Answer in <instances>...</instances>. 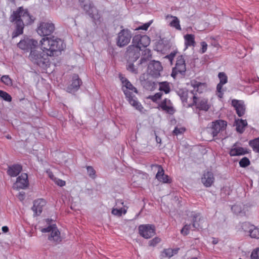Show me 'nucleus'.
Segmentation results:
<instances>
[{
	"label": "nucleus",
	"mask_w": 259,
	"mask_h": 259,
	"mask_svg": "<svg viewBox=\"0 0 259 259\" xmlns=\"http://www.w3.org/2000/svg\"><path fill=\"white\" fill-rule=\"evenodd\" d=\"M39 45L41 50L49 58L58 56L66 47V45L61 39L54 36L44 37L39 41Z\"/></svg>",
	"instance_id": "f257e3e1"
},
{
	"label": "nucleus",
	"mask_w": 259,
	"mask_h": 259,
	"mask_svg": "<svg viewBox=\"0 0 259 259\" xmlns=\"http://www.w3.org/2000/svg\"><path fill=\"white\" fill-rule=\"evenodd\" d=\"M29 59L33 63L41 67L47 66L50 62L49 58L44 52H40L35 49L30 51Z\"/></svg>",
	"instance_id": "f03ea898"
},
{
	"label": "nucleus",
	"mask_w": 259,
	"mask_h": 259,
	"mask_svg": "<svg viewBox=\"0 0 259 259\" xmlns=\"http://www.w3.org/2000/svg\"><path fill=\"white\" fill-rule=\"evenodd\" d=\"M12 20L21 21L23 24L28 25L33 22L32 17L30 15L26 10H24L20 7L16 11L14 12L12 15Z\"/></svg>",
	"instance_id": "7ed1b4c3"
},
{
	"label": "nucleus",
	"mask_w": 259,
	"mask_h": 259,
	"mask_svg": "<svg viewBox=\"0 0 259 259\" xmlns=\"http://www.w3.org/2000/svg\"><path fill=\"white\" fill-rule=\"evenodd\" d=\"M186 71V65L184 57L180 55L177 58L175 66L172 68L171 76L176 78L178 76L185 75Z\"/></svg>",
	"instance_id": "20e7f679"
},
{
	"label": "nucleus",
	"mask_w": 259,
	"mask_h": 259,
	"mask_svg": "<svg viewBox=\"0 0 259 259\" xmlns=\"http://www.w3.org/2000/svg\"><path fill=\"white\" fill-rule=\"evenodd\" d=\"M55 30V25L51 21L41 22L38 24L36 31L38 34L44 37H48Z\"/></svg>",
	"instance_id": "39448f33"
},
{
	"label": "nucleus",
	"mask_w": 259,
	"mask_h": 259,
	"mask_svg": "<svg viewBox=\"0 0 259 259\" xmlns=\"http://www.w3.org/2000/svg\"><path fill=\"white\" fill-rule=\"evenodd\" d=\"M40 231L42 233L51 232L48 239L56 244L60 242L62 240L60 232L55 224L50 225L47 228H41Z\"/></svg>",
	"instance_id": "423d86ee"
},
{
	"label": "nucleus",
	"mask_w": 259,
	"mask_h": 259,
	"mask_svg": "<svg viewBox=\"0 0 259 259\" xmlns=\"http://www.w3.org/2000/svg\"><path fill=\"white\" fill-rule=\"evenodd\" d=\"M132 38V32L128 29H123L118 33L116 44L119 47L127 45Z\"/></svg>",
	"instance_id": "0eeeda50"
},
{
	"label": "nucleus",
	"mask_w": 259,
	"mask_h": 259,
	"mask_svg": "<svg viewBox=\"0 0 259 259\" xmlns=\"http://www.w3.org/2000/svg\"><path fill=\"white\" fill-rule=\"evenodd\" d=\"M37 46L38 42L37 40L28 37H25L17 44L19 48L26 52L31 51L32 50L36 49Z\"/></svg>",
	"instance_id": "6e6552de"
},
{
	"label": "nucleus",
	"mask_w": 259,
	"mask_h": 259,
	"mask_svg": "<svg viewBox=\"0 0 259 259\" xmlns=\"http://www.w3.org/2000/svg\"><path fill=\"white\" fill-rule=\"evenodd\" d=\"M150 39L146 35L136 34L132 39L133 45L138 47L140 49L141 48H146L150 45Z\"/></svg>",
	"instance_id": "1a4fd4ad"
},
{
	"label": "nucleus",
	"mask_w": 259,
	"mask_h": 259,
	"mask_svg": "<svg viewBox=\"0 0 259 259\" xmlns=\"http://www.w3.org/2000/svg\"><path fill=\"white\" fill-rule=\"evenodd\" d=\"M138 229L140 235L146 239H149L155 234V227L152 225H141Z\"/></svg>",
	"instance_id": "9d476101"
},
{
	"label": "nucleus",
	"mask_w": 259,
	"mask_h": 259,
	"mask_svg": "<svg viewBox=\"0 0 259 259\" xmlns=\"http://www.w3.org/2000/svg\"><path fill=\"white\" fill-rule=\"evenodd\" d=\"M141 49L134 45H130L126 49V56L132 62H135L140 56Z\"/></svg>",
	"instance_id": "9b49d317"
},
{
	"label": "nucleus",
	"mask_w": 259,
	"mask_h": 259,
	"mask_svg": "<svg viewBox=\"0 0 259 259\" xmlns=\"http://www.w3.org/2000/svg\"><path fill=\"white\" fill-rule=\"evenodd\" d=\"M28 186L29 181L27 174L23 173L17 178L16 182L14 184L13 188L17 190L24 189L27 188Z\"/></svg>",
	"instance_id": "f8f14e48"
},
{
	"label": "nucleus",
	"mask_w": 259,
	"mask_h": 259,
	"mask_svg": "<svg viewBox=\"0 0 259 259\" xmlns=\"http://www.w3.org/2000/svg\"><path fill=\"white\" fill-rule=\"evenodd\" d=\"M124 94L127 98V100L129 102L130 104L135 107L137 110L140 112H143V107L142 105L138 101L137 98L132 94L128 91H124Z\"/></svg>",
	"instance_id": "ddd939ff"
},
{
	"label": "nucleus",
	"mask_w": 259,
	"mask_h": 259,
	"mask_svg": "<svg viewBox=\"0 0 259 259\" xmlns=\"http://www.w3.org/2000/svg\"><path fill=\"white\" fill-rule=\"evenodd\" d=\"M152 168L155 167L157 169V173L156 175V178L160 182L163 183H170V180L167 175L164 174V171L162 167L158 164L151 165Z\"/></svg>",
	"instance_id": "4468645a"
},
{
	"label": "nucleus",
	"mask_w": 259,
	"mask_h": 259,
	"mask_svg": "<svg viewBox=\"0 0 259 259\" xmlns=\"http://www.w3.org/2000/svg\"><path fill=\"white\" fill-rule=\"evenodd\" d=\"M191 85L193 88L191 93L196 96L197 93L201 94L207 90V85L205 83H202L195 80L191 81Z\"/></svg>",
	"instance_id": "2eb2a0df"
},
{
	"label": "nucleus",
	"mask_w": 259,
	"mask_h": 259,
	"mask_svg": "<svg viewBox=\"0 0 259 259\" xmlns=\"http://www.w3.org/2000/svg\"><path fill=\"white\" fill-rule=\"evenodd\" d=\"M227 123V122L223 120H218L212 122L211 130L213 137L216 136L219 133L224 131L226 129Z\"/></svg>",
	"instance_id": "dca6fc26"
},
{
	"label": "nucleus",
	"mask_w": 259,
	"mask_h": 259,
	"mask_svg": "<svg viewBox=\"0 0 259 259\" xmlns=\"http://www.w3.org/2000/svg\"><path fill=\"white\" fill-rule=\"evenodd\" d=\"M242 229L245 232H248L250 237L252 238H259V230L254 226L248 223H244L242 224Z\"/></svg>",
	"instance_id": "f3484780"
},
{
	"label": "nucleus",
	"mask_w": 259,
	"mask_h": 259,
	"mask_svg": "<svg viewBox=\"0 0 259 259\" xmlns=\"http://www.w3.org/2000/svg\"><path fill=\"white\" fill-rule=\"evenodd\" d=\"M232 105L235 109L236 113L239 117H241L245 114V107L243 101L233 99L232 101Z\"/></svg>",
	"instance_id": "a211bd4d"
},
{
	"label": "nucleus",
	"mask_w": 259,
	"mask_h": 259,
	"mask_svg": "<svg viewBox=\"0 0 259 259\" xmlns=\"http://www.w3.org/2000/svg\"><path fill=\"white\" fill-rule=\"evenodd\" d=\"M124 202L122 200H117L116 201V205L119 208H113L112 213L116 216L120 217L122 214H125L127 212V207L124 206Z\"/></svg>",
	"instance_id": "6ab92c4d"
},
{
	"label": "nucleus",
	"mask_w": 259,
	"mask_h": 259,
	"mask_svg": "<svg viewBox=\"0 0 259 259\" xmlns=\"http://www.w3.org/2000/svg\"><path fill=\"white\" fill-rule=\"evenodd\" d=\"M159 106L163 111L169 114L172 115L175 112V109L170 100L164 99L159 104Z\"/></svg>",
	"instance_id": "aec40b11"
},
{
	"label": "nucleus",
	"mask_w": 259,
	"mask_h": 259,
	"mask_svg": "<svg viewBox=\"0 0 259 259\" xmlns=\"http://www.w3.org/2000/svg\"><path fill=\"white\" fill-rule=\"evenodd\" d=\"M46 204V201L43 199H38L33 202L32 209L35 215H39L41 213L43 207Z\"/></svg>",
	"instance_id": "412c9836"
},
{
	"label": "nucleus",
	"mask_w": 259,
	"mask_h": 259,
	"mask_svg": "<svg viewBox=\"0 0 259 259\" xmlns=\"http://www.w3.org/2000/svg\"><path fill=\"white\" fill-rule=\"evenodd\" d=\"M193 103L200 110L206 111L209 109L207 101L204 99L200 100V98L197 97L195 95H193Z\"/></svg>",
	"instance_id": "4be33fe9"
},
{
	"label": "nucleus",
	"mask_w": 259,
	"mask_h": 259,
	"mask_svg": "<svg viewBox=\"0 0 259 259\" xmlns=\"http://www.w3.org/2000/svg\"><path fill=\"white\" fill-rule=\"evenodd\" d=\"M192 222L193 223L191 226L193 230H199L203 227V224L204 223V221L201 218L199 214L195 213L193 215Z\"/></svg>",
	"instance_id": "5701e85b"
},
{
	"label": "nucleus",
	"mask_w": 259,
	"mask_h": 259,
	"mask_svg": "<svg viewBox=\"0 0 259 259\" xmlns=\"http://www.w3.org/2000/svg\"><path fill=\"white\" fill-rule=\"evenodd\" d=\"M83 9L86 11L87 13L93 19L96 20L98 18V11L92 3L89 5H84Z\"/></svg>",
	"instance_id": "b1692460"
},
{
	"label": "nucleus",
	"mask_w": 259,
	"mask_h": 259,
	"mask_svg": "<svg viewBox=\"0 0 259 259\" xmlns=\"http://www.w3.org/2000/svg\"><path fill=\"white\" fill-rule=\"evenodd\" d=\"M248 153V151L247 149L237 147L236 144H235L231 149L229 154L231 156H235L244 155Z\"/></svg>",
	"instance_id": "393cba45"
},
{
	"label": "nucleus",
	"mask_w": 259,
	"mask_h": 259,
	"mask_svg": "<svg viewBox=\"0 0 259 259\" xmlns=\"http://www.w3.org/2000/svg\"><path fill=\"white\" fill-rule=\"evenodd\" d=\"M179 248H177L175 249L166 248L164 249L160 253V258L164 259L166 258H169L172 257L174 254H176L179 251Z\"/></svg>",
	"instance_id": "a878e982"
},
{
	"label": "nucleus",
	"mask_w": 259,
	"mask_h": 259,
	"mask_svg": "<svg viewBox=\"0 0 259 259\" xmlns=\"http://www.w3.org/2000/svg\"><path fill=\"white\" fill-rule=\"evenodd\" d=\"M81 83V80L79 78L77 75H73L72 83L71 85L68 87V92L71 93L74 91L77 90Z\"/></svg>",
	"instance_id": "bb28decb"
},
{
	"label": "nucleus",
	"mask_w": 259,
	"mask_h": 259,
	"mask_svg": "<svg viewBox=\"0 0 259 259\" xmlns=\"http://www.w3.org/2000/svg\"><path fill=\"white\" fill-rule=\"evenodd\" d=\"M22 169V166L20 164H14L8 167L7 174L11 177L18 176Z\"/></svg>",
	"instance_id": "cd10ccee"
},
{
	"label": "nucleus",
	"mask_w": 259,
	"mask_h": 259,
	"mask_svg": "<svg viewBox=\"0 0 259 259\" xmlns=\"http://www.w3.org/2000/svg\"><path fill=\"white\" fill-rule=\"evenodd\" d=\"M123 83V91L124 93V91H128L130 93H137V90L133 84L125 77H122L120 78Z\"/></svg>",
	"instance_id": "c85d7f7f"
},
{
	"label": "nucleus",
	"mask_w": 259,
	"mask_h": 259,
	"mask_svg": "<svg viewBox=\"0 0 259 259\" xmlns=\"http://www.w3.org/2000/svg\"><path fill=\"white\" fill-rule=\"evenodd\" d=\"M185 40V46L186 48L191 47H195L196 42L195 41V36L192 34H187L184 36Z\"/></svg>",
	"instance_id": "c756f323"
},
{
	"label": "nucleus",
	"mask_w": 259,
	"mask_h": 259,
	"mask_svg": "<svg viewBox=\"0 0 259 259\" xmlns=\"http://www.w3.org/2000/svg\"><path fill=\"white\" fill-rule=\"evenodd\" d=\"M16 21V28L12 33V37H16L23 32L24 24L21 21Z\"/></svg>",
	"instance_id": "7c9ffc66"
},
{
	"label": "nucleus",
	"mask_w": 259,
	"mask_h": 259,
	"mask_svg": "<svg viewBox=\"0 0 259 259\" xmlns=\"http://www.w3.org/2000/svg\"><path fill=\"white\" fill-rule=\"evenodd\" d=\"M236 123V129L237 132L241 134L244 131L245 127L247 125V122L246 120H243L242 119H238L236 120L235 121Z\"/></svg>",
	"instance_id": "2f4dec72"
},
{
	"label": "nucleus",
	"mask_w": 259,
	"mask_h": 259,
	"mask_svg": "<svg viewBox=\"0 0 259 259\" xmlns=\"http://www.w3.org/2000/svg\"><path fill=\"white\" fill-rule=\"evenodd\" d=\"M169 17L173 19V20L170 22L169 25L171 27L175 28L177 30H181V25L180 24V21L178 19V18L176 16H173L172 15H168L166 16V18H168Z\"/></svg>",
	"instance_id": "473e14b6"
},
{
	"label": "nucleus",
	"mask_w": 259,
	"mask_h": 259,
	"mask_svg": "<svg viewBox=\"0 0 259 259\" xmlns=\"http://www.w3.org/2000/svg\"><path fill=\"white\" fill-rule=\"evenodd\" d=\"M159 90L163 91L165 94H168L170 92V86L167 82H162L159 84Z\"/></svg>",
	"instance_id": "72a5a7b5"
},
{
	"label": "nucleus",
	"mask_w": 259,
	"mask_h": 259,
	"mask_svg": "<svg viewBox=\"0 0 259 259\" xmlns=\"http://www.w3.org/2000/svg\"><path fill=\"white\" fill-rule=\"evenodd\" d=\"M249 145L252 148L254 151L259 153V138L250 141Z\"/></svg>",
	"instance_id": "f704fd0d"
},
{
	"label": "nucleus",
	"mask_w": 259,
	"mask_h": 259,
	"mask_svg": "<svg viewBox=\"0 0 259 259\" xmlns=\"http://www.w3.org/2000/svg\"><path fill=\"white\" fill-rule=\"evenodd\" d=\"M152 67H153V69H155L153 73V74L154 75L159 74L160 71L162 70V67L160 63L158 61L154 63L152 65Z\"/></svg>",
	"instance_id": "c9c22d12"
},
{
	"label": "nucleus",
	"mask_w": 259,
	"mask_h": 259,
	"mask_svg": "<svg viewBox=\"0 0 259 259\" xmlns=\"http://www.w3.org/2000/svg\"><path fill=\"white\" fill-rule=\"evenodd\" d=\"M201 181L205 186H210V177L208 172L207 175H204V177L202 178Z\"/></svg>",
	"instance_id": "e433bc0d"
},
{
	"label": "nucleus",
	"mask_w": 259,
	"mask_h": 259,
	"mask_svg": "<svg viewBox=\"0 0 259 259\" xmlns=\"http://www.w3.org/2000/svg\"><path fill=\"white\" fill-rule=\"evenodd\" d=\"M0 97L6 101L11 102L12 101L11 96L5 91L0 90Z\"/></svg>",
	"instance_id": "4c0bfd02"
},
{
	"label": "nucleus",
	"mask_w": 259,
	"mask_h": 259,
	"mask_svg": "<svg viewBox=\"0 0 259 259\" xmlns=\"http://www.w3.org/2000/svg\"><path fill=\"white\" fill-rule=\"evenodd\" d=\"M220 79V83L225 84L227 82L228 78L226 74L224 72H220L218 74Z\"/></svg>",
	"instance_id": "58836bf2"
},
{
	"label": "nucleus",
	"mask_w": 259,
	"mask_h": 259,
	"mask_svg": "<svg viewBox=\"0 0 259 259\" xmlns=\"http://www.w3.org/2000/svg\"><path fill=\"white\" fill-rule=\"evenodd\" d=\"M190 230H193L191 225H185L181 231V233L183 235H187L189 233Z\"/></svg>",
	"instance_id": "ea45409f"
},
{
	"label": "nucleus",
	"mask_w": 259,
	"mask_h": 259,
	"mask_svg": "<svg viewBox=\"0 0 259 259\" xmlns=\"http://www.w3.org/2000/svg\"><path fill=\"white\" fill-rule=\"evenodd\" d=\"M1 81L7 85L12 84V81L9 75H3L1 77Z\"/></svg>",
	"instance_id": "a19ab883"
},
{
	"label": "nucleus",
	"mask_w": 259,
	"mask_h": 259,
	"mask_svg": "<svg viewBox=\"0 0 259 259\" xmlns=\"http://www.w3.org/2000/svg\"><path fill=\"white\" fill-rule=\"evenodd\" d=\"M221 47L219 43L215 40L211 39V50H213L214 53L218 52V50L220 49Z\"/></svg>",
	"instance_id": "79ce46f5"
},
{
	"label": "nucleus",
	"mask_w": 259,
	"mask_h": 259,
	"mask_svg": "<svg viewBox=\"0 0 259 259\" xmlns=\"http://www.w3.org/2000/svg\"><path fill=\"white\" fill-rule=\"evenodd\" d=\"M250 164V161L247 157H243L239 161V165L242 167H245Z\"/></svg>",
	"instance_id": "37998d69"
},
{
	"label": "nucleus",
	"mask_w": 259,
	"mask_h": 259,
	"mask_svg": "<svg viewBox=\"0 0 259 259\" xmlns=\"http://www.w3.org/2000/svg\"><path fill=\"white\" fill-rule=\"evenodd\" d=\"M87 171L89 176L95 179L96 177V171L92 166H88L87 167Z\"/></svg>",
	"instance_id": "c03bdc74"
},
{
	"label": "nucleus",
	"mask_w": 259,
	"mask_h": 259,
	"mask_svg": "<svg viewBox=\"0 0 259 259\" xmlns=\"http://www.w3.org/2000/svg\"><path fill=\"white\" fill-rule=\"evenodd\" d=\"M161 241V239L158 237L154 238L149 242V245L150 246H155Z\"/></svg>",
	"instance_id": "a18cd8bd"
},
{
	"label": "nucleus",
	"mask_w": 259,
	"mask_h": 259,
	"mask_svg": "<svg viewBox=\"0 0 259 259\" xmlns=\"http://www.w3.org/2000/svg\"><path fill=\"white\" fill-rule=\"evenodd\" d=\"M223 85V84L219 83L217 87V95L220 98H222L223 96V93L222 92V87Z\"/></svg>",
	"instance_id": "49530a36"
},
{
	"label": "nucleus",
	"mask_w": 259,
	"mask_h": 259,
	"mask_svg": "<svg viewBox=\"0 0 259 259\" xmlns=\"http://www.w3.org/2000/svg\"><path fill=\"white\" fill-rule=\"evenodd\" d=\"M151 23H152V21L144 24L143 25L137 28L135 30H147L148 29V28L150 27V26L151 25Z\"/></svg>",
	"instance_id": "de8ad7c7"
},
{
	"label": "nucleus",
	"mask_w": 259,
	"mask_h": 259,
	"mask_svg": "<svg viewBox=\"0 0 259 259\" xmlns=\"http://www.w3.org/2000/svg\"><path fill=\"white\" fill-rule=\"evenodd\" d=\"M185 130H186L185 128L183 127H176L173 131V133L175 135L177 136L179 134H181L183 133L185 131Z\"/></svg>",
	"instance_id": "09e8293b"
},
{
	"label": "nucleus",
	"mask_w": 259,
	"mask_h": 259,
	"mask_svg": "<svg viewBox=\"0 0 259 259\" xmlns=\"http://www.w3.org/2000/svg\"><path fill=\"white\" fill-rule=\"evenodd\" d=\"M127 69L133 73H135V74H137L138 73V70L137 68H135L134 65L133 64V63H130L127 67Z\"/></svg>",
	"instance_id": "8fccbe9b"
},
{
	"label": "nucleus",
	"mask_w": 259,
	"mask_h": 259,
	"mask_svg": "<svg viewBox=\"0 0 259 259\" xmlns=\"http://www.w3.org/2000/svg\"><path fill=\"white\" fill-rule=\"evenodd\" d=\"M54 182L56 184L60 187L64 186L66 184V182L65 181H63L58 178H54Z\"/></svg>",
	"instance_id": "3c124183"
},
{
	"label": "nucleus",
	"mask_w": 259,
	"mask_h": 259,
	"mask_svg": "<svg viewBox=\"0 0 259 259\" xmlns=\"http://www.w3.org/2000/svg\"><path fill=\"white\" fill-rule=\"evenodd\" d=\"M251 258V259H259V248L252 252Z\"/></svg>",
	"instance_id": "603ef678"
},
{
	"label": "nucleus",
	"mask_w": 259,
	"mask_h": 259,
	"mask_svg": "<svg viewBox=\"0 0 259 259\" xmlns=\"http://www.w3.org/2000/svg\"><path fill=\"white\" fill-rule=\"evenodd\" d=\"M162 95V94L161 93H157L154 96L151 97V99L153 101L156 102L161 98Z\"/></svg>",
	"instance_id": "864d4df0"
},
{
	"label": "nucleus",
	"mask_w": 259,
	"mask_h": 259,
	"mask_svg": "<svg viewBox=\"0 0 259 259\" xmlns=\"http://www.w3.org/2000/svg\"><path fill=\"white\" fill-rule=\"evenodd\" d=\"M201 53H205L207 50V44L204 41H202L201 42Z\"/></svg>",
	"instance_id": "5fc2aeb1"
},
{
	"label": "nucleus",
	"mask_w": 259,
	"mask_h": 259,
	"mask_svg": "<svg viewBox=\"0 0 259 259\" xmlns=\"http://www.w3.org/2000/svg\"><path fill=\"white\" fill-rule=\"evenodd\" d=\"M218 14H217V19H215L214 20V23L215 24H218L219 23V17H220L222 15V12L220 10H219L218 12H217Z\"/></svg>",
	"instance_id": "6e6d98bb"
},
{
	"label": "nucleus",
	"mask_w": 259,
	"mask_h": 259,
	"mask_svg": "<svg viewBox=\"0 0 259 259\" xmlns=\"http://www.w3.org/2000/svg\"><path fill=\"white\" fill-rule=\"evenodd\" d=\"M49 177L51 179H52L53 181H54V178H56L54 175H53V172L51 171L50 170H47V171Z\"/></svg>",
	"instance_id": "4d7b16f0"
},
{
	"label": "nucleus",
	"mask_w": 259,
	"mask_h": 259,
	"mask_svg": "<svg viewBox=\"0 0 259 259\" xmlns=\"http://www.w3.org/2000/svg\"><path fill=\"white\" fill-rule=\"evenodd\" d=\"M165 58L168 59V60L169 61L170 63L171 64H172V62H173V60H174V58L172 57H171V56H170L169 54L166 55L165 57Z\"/></svg>",
	"instance_id": "13d9d810"
},
{
	"label": "nucleus",
	"mask_w": 259,
	"mask_h": 259,
	"mask_svg": "<svg viewBox=\"0 0 259 259\" xmlns=\"http://www.w3.org/2000/svg\"><path fill=\"white\" fill-rule=\"evenodd\" d=\"M178 53V51L176 49V50H174V51L171 52L169 55L174 58Z\"/></svg>",
	"instance_id": "bf43d9fd"
},
{
	"label": "nucleus",
	"mask_w": 259,
	"mask_h": 259,
	"mask_svg": "<svg viewBox=\"0 0 259 259\" xmlns=\"http://www.w3.org/2000/svg\"><path fill=\"white\" fill-rule=\"evenodd\" d=\"M178 53V51L176 49V50H174V51L171 52L169 55L174 58Z\"/></svg>",
	"instance_id": "052dcab7"
},
{
	"label": "nucleus",
	"mask_w": 259,
	"mask_h": 259,
	"mask_svg": "<svg viewBox=\"0 0 259 259\" xmlns=\"http://www.w3.org/2000/svg\"><path fill=\"white\" fill-rule=\"evenodd\" d=\"M238 207H239V206L238 205H235L232 207V209L234 211L238 210V212H240L241 211V209L240 208L239 209Z\"/></svg>",
	"instance_id": "680f3d73"
},
{
	"label": "nucleus",
	"mask_w": 259,
	"mask_h": 259,
	"mask_svg": "<svg viewBox=\"0 0 259 259\" xmlns=\"http://www.w3.org/2000/svg\"><path fill=\"white\" fill-rule=\"evenodd\" d=\"M2 231L5 233H7L9 231V228L7 226H3L2 227Z\"/></svg>",
	"instance_id": "e2e57ef3"
},
{
	"label": "nucleus",
	"mask_w": 259,
	"mask_h": 259,
	"mask_svg": "<svg viewBox=\"0 0 259 259\" xmlns=\"http://www.w3.org/2000/svg\"><path fill=\"white\" fill-rule=\"evenodd\" d=\"M19 199L21 200H23V199L24 198V193H20L19 195Z\"/></svg>",
	"instance_id": "0e129e2a"
},
{
	"label": "nucleus",
	"mask_w": 259,
	"mask_h": 259,
	"mask_svg": "<svg viewBox=\"0 0 259 259\" xmlns=\"http://www.w3.org/2000/svg\"><path fill=\"white\" fill-rule=\"evenodd\" d=\"M147 61V59H146L145 57L141 58L140 60V64H142L145 62Z\"/></svg>",
	"instance_id": "69168bd1"
},
{
	"label": "nucleus",
	"mask_w": 259,
	"mask_h": 259,
	"mask_svg": "<svg viewBox=\"0 0 259 259\" xmlns=\"http://www.w3.org/2000/svg\"><path fill=\"white\" fill-rule=\"evenodd\" d=\"M156 142L158 143H160L161 142V139L160 138H158L157 136H156Z\"/></svg>",
	"instance_id": "338daca9"
},
{
	"label": "nucleus",
	"mask_w": 259,
	"mask_h": 259,
	"mask_svg": "<svg viewBox=\"0 0 259 259\" xmlns=\"http://www.w3.org/2000/svg\"><path fill=\"white\" fill-rule=\"evenodd\" d=\"M218 242V239L217 238H213L212 243L214 244H217Z\"/></svg>",
	"instance_id": "774afa93"
}]
</instances>
